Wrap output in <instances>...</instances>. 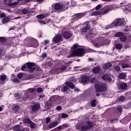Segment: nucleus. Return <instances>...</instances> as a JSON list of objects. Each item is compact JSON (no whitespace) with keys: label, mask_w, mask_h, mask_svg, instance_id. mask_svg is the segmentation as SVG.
Listing matches in <instances>:
<instances>
[{"label":"nucleus","mask_w":131,"mask_h":131,"mask_svg":"<svg viewBox=\"0 0 131 131\" xmlns=\"http://www.w3.org/2000/svg\"><path fill=\"white\" fill-rule=\"evenodd\" d=\"M124 20L122 19L119 18L116 20V23H112L108 26H106L107 29H111V28H113L114 26L115 27H118V26H124Z\"/></svg>","instance_id":"nucleus-1"},{"label":"nucleus","mask_w":131,"mask_h":131,"mask_svg":"<svg viewBox=\"0 0 131 131\" xmlns=\"http://www.w3.org/2000/svg\"><path fill=\"white\" fill-rule=\"evenodd\" d=\"M67 6V4L66 3H56L54 5V9L56 11H61V12H64L66 10H67L69 7H66Z\"/></svg>","instance_id":"nucleus-2"},{"label":"nucleus","mask_w":131,"mask_h":131,"mask_svg":"<svg viewBox=\"0 0 131 131\" xmlns=\"http://www.w3.org/2000/svg\"><path fill=\"white\" fill-rule=\"evenodd\" d=\"M84 49L77 48L71 52V56H76V57H81L84 53Z\"/></svg>","instance_id":"nucleus-3"},{"label":"nucleus","mask_w":131,"mask_h":131,"mask_svg":"<svg viewBox=\"0 0 131 131\" xmlns=\"http://www.w3.org/2000/svg\"><path fill=\"white\" fill-rule=\"evenodd\" d=\"M94 123L93 122H91L90 121H88L86 122V124L82 125L81 127L80 130L81 131H86L90 130V129H93L94 128Z\"/></svg>","instance_id":"nucleus-4"},{"label":"nucleus","mask_w":131,"mask_h":131,"mask_svg":"<svg viewBox=\"0 0 131 131\" xmlns=\"http://www.w3.org/2000/svg\"><path fill=\"white\" fill-rule=\"evenodd\" d=\"M95 89H96V92L102 93L107 90L106 84L105 83H101L100 84H95Z\"/></svg>","instance_id":"nucleus-5"},{"label":"nucleus","mask_w":131,"mask_h":131,"mask_svg":"<svg viewBox=\"0 0 131 131\" xmlns=\"http://www.w3.org/2000/svg\"><path fill=\"white\" fill-rule=\"evenodd\" d=\"M115 35L116 36H119L120 37V40L121 41H122L123 42H124V41H126L127 39V36H124V34L123 33L121 32H118L115 34Z\"/></svg>","instance_id":"nucleus-6"},{"label":"nucleus","mask_w":131,"mask_h":131,"mask_svg":"<svg viewBox=\"0 0 131 131\" xmlns=\"http://www.w3.org/2000/svg\"><path fill=\"white\" fill-rule=\"evenodd\" d=\"M39 46V44L38 43V41H37V39L33 38L31 39V42L29 44L28 47L35 48V49H36V48H38Z\"/></svg>","instance_id":"nucleus-7"},{"label":"nucleus","mask_w":131,"mask_h":131,"mask_svg":"<svg viewBox=\"0 0 131 131\" xmlns=\"http://www.w3.org/2000/svg\"><path fill=\"white\" fill-rule=\"evenodd\" d=\"M83 16H84V14H83V13H76L72 16V19L73 20L77 21V20H79V19H81V18H82Z\"/></svg>","instance_id":"nucleus-8"},{"label":"nucleus","mask_w":131,"mask_h":131,"mask_svg":"<svg viewBox=\"0 0 131 131\" xmlns=\"http://www.w3.org/2000/svg\"><path fill=\"white\" fill-rule=\"evenodd\" d=\"M27 68L29 69L30 72H33L34 70L36 69L34 66H35V63L32 62H27L26 63Z\"/></svg>","instance_id":"nucleus-9"},{"label":"nucleus","mask_w":131,"mask_h":131,"mask_svg":"<svg viewBox=\"0 0 131 131\" xmlns=\"http://www.w3.org/2000/svg\"><path fill=\"white\" fill-rule=\"evenodd\" d=\"M62 40V36H55L54 38L52 39L53 42H55V43H58V42H60Z\"/></svg>","instance_id":"nucleus-10"},{"label":"nucleus","mask_w":131,"mask_h":131,"mask_svg":"<svg viewBox=\"0 0 131 131\" xmlns=\"http://www.w3.org/2000/svg\"><path fill=\"white\" fill-rule=\"evenodd\" d=\"M39 109H40V104L39 103H36L32 106V111L33 112H36Z\"/></svg>","instance_id":"nucleus-11"},{"label":"nucleus","mask_w":131,"mask_h":131,"mask_svg":"<svg viewBox=\"0 0 131 131\" xmlns=\"http://www.w3.org/2000/svg\"><path fill=\"white\" fill-rule=\"evenodd\" d=\"M20 12L23 14V15H27L31 13V11H30V10L26 8H24V9H21Z\"/></svg>","instance_id":"nucleus-12"},{"label":"nucleus","mask_w":131,"mask_h":131,"mask_svg":"<svg viewBox=\"0 0 131 131\" xmlns=\"http://www.w3.org/2000/svg\"><path fill=\"white\" fill-rule=\"evenodd\" d=\"M72 34L68 32H64L63 33H62V36L64 38H67L68 39H69V38H70L72 36Z\"/></svg>","instance_id":"nucleus-13"},{"label":"nucleus","mask_w":131,"mask_h":131,"mask_svg":"<svg viewBox=\"0 0 131 131\" xmlns=\"http://www.w3.org/2000/svg\"><path fill=\"white\" fill-rule=\"evenodd\" d=\"M100 71H101V68L99 67H96L92 69V72L94 74H98Z\"/></svg>","instance_id":"nucleus-14"},{"label":"nucleus","mask_w":131,"mask_h":131,"mask_svg":"<svg viewBox=\"0 0 131 131\" xmlns=\"http://www.w3.org/2000/svg\"><path fill=\"white\" fill-rule=\"evenodd\" d=\"M81 81L83 83H86L90 81V78L87 76H83L81 78Z\"/></svg>","instance_id":"nucleus-15"},{"label":"nucleus","mask_w":131,"mask_h":131,"mask_svg":"<svg viewBox=\"0 0 131 131\" xmlns=\"http://www.w3.org/2000/svg\"><path fill=\"white\" fill-rule=\"evenodd\" d=\"M58 124H59V122H58L57 121H55V122L50 123L49 125V128H53V127L57 126Z\"/></svg>","instance_id":"nucleus-16"},{"label":"nucleus","mask_w":131,"mask_h":131,"mask_svg":"<svg viewBox=\"0 0 131 131\" xmlns=\"http://www.w3.org/2000/svg\"><path fill=\"white\" fill-rule=\"evenodd\" d=\"M66 84L69 88V89H71L72 90H73V89L75 88L74 84L71 82H66Z\"/></svg>","instance_id":"nucleus-17"},{"label":"nucleus","mask_w":131,"mask_h":131,"mask_svg":"<svg viewBox=\"0 0 131 131\" xmlns=\"http://www.w3.org/2000/svg\"><path fill=\"white\" fill-rule=\"evenodd\" d=\"M61 92H63L64 94H68V92H70V89L68 86H64L61 90Z\"/></svg>","instance_id":"nucleus-18"},{"label":"nucleus","mask_w":131,"mask_h":131,"mask_svg":"<svg viewBox=\"0 0 131 131\" xmlns=\"http://www.w3.org/2000/svg\"><path fill=\"white\" fill-rule=\"evenodd\" d=\"M110 67H112V64L110 62L105 63L103 66V69L106 70L108 69Z\"/></svg>","instance_id":"nucleus-19"},{"label":"nucleus","mask_w":131,"mask_h":131,"mask_svg":"<svg viewBox=\"0 0 131 131\" xmlns=\"http://www.w3.org/2000/svg\"><path fill=\"white\" fill-rule=\"evenodd\" d=\"M119 78L120 79H125L126 78V74L125 73H121L119 75Z\"/></svg>","instance_id":"nucleus-20"},{"label":"nucleus","mask_w":131,"mask_h":131,"mask_svg":"<svg viewBox=\"0 0 131 131\" xmlns=\"http://www.w3.org/2000/svg\"><path fill=\"white\" fill-rule=\"evenodd\" d=\"M102 79L103 80H108V81H110L111 78L109 77L108 75H107L106 74H104L102 76Z\"/></svg>","instance_id":"nucleus-21"},{"label":"nucleus","mask_w":131,"mask_h":131,"mask_svg":"<svg viewBox=\"0 0 131 131\" xmlns=\"http://www.w3.org/2000/svg\"><path fill=\"white\" fill-rule=\"evenodd\" d=\"M121 90H126L127 89V84L125 83H122L120 85Z\"/></svg>","instance_id":"nucleus-22"},{"label":"nucleus","mask_w":131,"mask_h":131,"mask_svg":"<svg viewBox=\"0 0 131 131\" xmlns=\"http://www.w3.org/2000/svg\"><path fill=\"white\" fill-rule=\"evenodd\" d=\"M23 123H28L29 124L31 122V120L29 118H25L23 120Z\"/></svg>","instance_id":"nucleus-23"},{"label":"nucleus","mask_w":131,"mask_h":131,"mask_svg":"<svg viewBox=\"0 0 131 131\" xmlns=\"http://www.w3.org/2000/svg\"><path fill=\"white\" fill-rule=\"evenodd\" d=\"M29 124L30 127H31V128H34L36 127V124H35V123L32 122V121H31V122L29 123Z\"/></svg>","instance_id":"nucleus-24"},{"label":"nucleus","mask_w":131,"mask_h":131,"mask_svg":"<svg viewBox=\"0 0 131 131\" xmlns=\"http://www.w3.org/2000/svg\"><path fill=\"white\" fill-rule=\"evenodd\" d=\"M89 23V21H86L85 23V24H86L85 29H86L87 30H90V29H91V25H90V24Z\"/></svg>","instance_id":"nucleus-25"},{"label":"nucleus","mask_w":131,"mask_h":131,"mask_svg":"<svg viewBox=\"0 0 131 131\" xmlns=\"http://www.w3.org/2000/svg\"><path fill=\"white\" fill-rule=\"evenodd\" d=\"M19 128H21L20 125H16L13 127V129L14 131H18L19 130Z\"/></svg>","instance_id":"nucleus-26"},{"label":"nucleus","mask_w":131,"mask_h":131,"mask_svg":"<svg viewBox=\"0 0 131 131\" xmlns=\"http://www.w3.org/2000/svg\"><path fill=\"white\" fill-rule=\"evenodd\" d=\"M109 11H110V8H107L106 9H104L103 11V12H101V15H105V14H107V13H108V12H109Z\"/></svg>","instance_id":"nucleus-27"},{"label":"nucleus","mask_w":131,"mask_h":131,"mask_svg":"<svg viewBox=\"0 0 131 131\" xmlns=\"http://www.w3.org/2000/svg\"><path fill=\"white\" fill-rule=\"evenodd\" d=\"M37 18H38V19H39L40 20H42V19L46 18V15L43 14H40L37 16Z\"/></svg>","instance_id":"nucleus-28"},{"label":"nucleus","mask_w":131,"mask_h":131,"mask_svg":"<svg viewBox=\"0 0 131 131\" xmlns=\"http://www.w3.org/2000/svg\"><path fill=\"white\" fill-rule=\"evenodd\" d=\"M116 49H117V50H121V49H122V45L120 43L116 44Z\"/></svg>","instance_id":"nucleus-29"},{"label":"nucleus","mask_w":131,"mask_h":131,"mask_svg":"<svg viewBox=\"0 0 131 131\" xmlns=\"http://www.w3.org/2000/svg\"><path fill=\"white\" fill-rule=\"evenodd\" d=\"M7 79V76L6 75H3L1 76V80L2 81H5Z\"/></svg>","instance_id":"nucleus-30"},{"label":"nucleus","mask_w":131,"mask_h":131,"mask_svg":"<svg viewBox=\"0 0 131 131\" xmlns=\"http://www.w3.org/2000/svg\"><path fill=\"white\" fill-rule=\"evenodd\" d=\"M128 67H129V64L127 63H123L122 64V68L123 69H124V68H128Z\"/></svg>","instance_id":"nucleus-31"},{"label":"nucleus","mask_w":131,"mask_h":131,"mask_svg":"<svg viewBox=\"0 0 131 131\" xmlns=\"http://www.w3.org/2000/svg\"><path fill=\"white\" fill-rule=\"evenodd\" d=\"M7 41V38L4 37H0V42H5Z\"/></svg>","instance_id":"nucleus-32"},{"label":"nucleus","mask_w":131,"mask_h":131,"mask_svg":"<svg viewBox=\"0 0 131 131\" xmlns=\"http://www.w3.org/2000/svg\"><path fill=\"white\" fill-rule=\"evenodd\" d=\"M114 69L117 72L120 71V67L118 66H115Z\"/></svg>","instance_id":"nucleus-33"},{"label":"nucleus","mask_w":131,"mask_h":131,"mask_svg":"<svg viewBox=\"0 0 131 131\" xmlns=\"http://www.w3.org/2000/svg\"><path fill=\"white\" fill-rule=\"evenodd\" d=\"M118 100H119V102H123V101H124V100H125V97L123 96H122L119 98Z\"/></svg>","instance_id":"nucleus-34"},{"label":"nucleus","mask_w":131,"mask_h":131,"mask_svg":"<svg viewBox=\"0 0 131 131\" xmlns=\"http://www.w3.org/2000/svg\"><path fill=\"white\" fill-rule=\"evenodd\" d=\"M90 71V68L89 67L84 68L81 69V71H83V72H87L88 71Z\"/></svg>","instance_id":"nucleus-35"},{"label":"nucleus","mask_w":131,"mask_h":131,"mask_svg":"<svg viewBox=\"0 0 131 131\" xmlns=\"http://www.w3.org/2000/svg\"><path fill=\"white\" fill-rule=\"evenodd\" d=\"M96 100L94 99L91 102V107H96Z\"/></svg>","instance_id":"nucleus-36"},{"label":"nucleus","mask_w":131,"mask_h":131,"mask_svg":"<svg viewBox=\"0 0 131 131\" xmlns=\"http://www.w3.org/2000/svg\"><path fill=\"white\" fill-rule=\"evenodd\" d=\"M61 126L62 127V128H66L67 127H69L70 125L68 123H64L61 125Z\"/></svg>","instance_id":"nucleus-37"},{"label":"nucleus","mask_w":131,"mask_h":131,"mask_svg":"<svg viewBox=\"0 0 131 131\" xmlns=\"http://www.w3.org/2000/svg\"><path fill=\"white\" fill-rule=\"evenodd\" d=\"M10 21V18L9 17H5L3 19L4 23H8Z\"/></svg>","instance_id":"nucleus-38"},{"label":"nucleus","mask_w":131,"mask_h":131,"mask_svg":"<svg viewBox=\"0 0 131 131\" xmlns=\"http://www.w3.org/2000/svg\"><path fill=\"white\" fill-rule=\"evenodd\" d=\"M28 91L30 93H34L35 91H36V89L35 88H30L28 89Z\"/></svg>","instance_id":"nucleus-39"},{"label":"nucleus","mask_w":131,"mask_h":131,"mask_svg":"<svg viewBox=\"0 0 131 131\" xmlns=\"http://www.w3.org/2000/svg\"><path fill=\"white\" fill-rule=\"evenodd\" d=\"M19 108V105H15L13 107V110H14V111H18Z\"/></svg>","instance_id":"nucleus-40"},{"label":"nucleus","mask_w":131,"mask_h":131,"mask_svg":"<svg viewBox=\"0 0 131 131\" xmlns=\"http://www.w3.org/2000/svg\"><path fill=\"white\" fill-rule=\"evenodd\" d=\"M46 65L48 67H52L53 66V63L51 61H47L46 62Z\"/></svg>","instance_id":"nucleus-41"},{"label":"nucleus","mask_w":131,"mask_h":131,"mask_svg":"<svg viewBox=\"0 0 131 131\" xmlns=\"http://www.w3.org/2000/svg\"><path fill=\"white\" fill-rule=\"evenodd\" d=\"M90 82L91 83H96V82H97V79H96L95 78H92L90 80Z\"/></svg>","instance_id":"nucleus-42"},{"label":"nucleus","mask_w":131,"mask_h":131,"mask_svg":"<svg viewBox=\"0 0 131 131\" xmlns=\"http://www.w3.org/2000/svg\"><path fill=\"white\" fill-rule=\"evenodd\" d=\"M5 2H6V3L8 6H11L12 0H5Z\"/></svg>","instance_id":"nucleus-43"},{"label":"nucleus","mask_w":131,"mask_h":131,"mask_svg":"<svg viewBox=\"0 0 131 131\" xmlns=\"http://www.w3.org/2000/svg\"><path fill=\"white\" fill-rule=\"evenodd\" d=\"M17 77L19 79H21L23 77V73H19L17 74Z\"/></svg>","instance_id":"nucleus-44"},{"label":"nucleus","mask_w":131,"mask_h":131,"mask_svg":"<svg viewBox=\"0 0 131 131\" xmlns=\"http://www.w3.org/2000/svg\"><path fill=\"white\" fill-rule=\"evenodd\" d=\"M66 69H67V67L66 66H62L60 68L61 71H64V70H66Z\"/></svg>","instance_id":"nucleus-45"},{"label":"nucleus","mask_w":131,"mask_h":131,"mask_svg":"<svg viewBox=\"0 0 131 131\" xmlns=\"http://www.w3.org/2000/svg\"><path fill=\"white\" fill-rule=\"evenodd\" d=\"M73 50H76L78 48V44L75 43L73 46Z\"/></svg>","instance_id":"nucleus-46"},{"label":"nucleus","mask_w":131,"mask_h":131,"mask_svg":"<svg viewBox=\"0 0 131 131\" xmlns=\"http://www.w3.org/2000/svg\"><path fill=\"white\" fill-rule=\"evenodd\" d=\"M61 117H62V118H67V117H68V115L66 114L65 113H63L61 115Z\"/></svg>","instance_id":"nucleus-47"},{"label":"nucleus","mask_w":131,"mask_h":131,"mask_svg":"<svg viewBox=\"0 0 131 131\" xmlns=\"http://www.w3.org/2000/svg\"><path fill=\"white\" fill-rule=\"evenodd\" d=\"M100 13L98 11H94L92 13V16H98Z\"/></svg>","instance_id":"nucleus-48"},{"label":"nucleus","mask_w":131,"mask_h":131,"mask_svg":"<svg viewBox=\"0 0 131 131\" xmlns=\"http://www.w3.org/2000/svg\"><path fill=\"white\" fill-rule=\"evenodd\" d=\"M81 31V32H84V33L88 32V30L85 29V27L82 28Z\"/></svg>","instance_id":"nucleus-49"},{"label":"nucleus","mask_w":131,"mask_h":131,"mask_svg":"<svg viewBox=\"0 0 131 131\" xmlns=\"http://www.w3.org/2000/svg\"><path fill=\"white\" fill-rule=\"evenodd\" d=\"M102 7V6L101 5H98L95 7V10L97 11V10H100L101 8Z\"/></svg>","instance_id":"nucleus-50"},{"label":"nucleus","mask_w":131,"mask_h":131,"mask_svg":"<svg viewBox=\"0 0 131 131\" xmlns=\"http://www.w3.org/2000/svg\"><path fill=\"white\" fill-rule=\"evenodd\" d=\"M37 93H41L42 92V88L39 87L37 89Z\"/></svg>","instance_id":"nucleus-51"},{"label":"nucleus","mask_w":131,"mask_h":131,"mask_svg":"<svg viewBox=\"0 0 131 131\" xmlns=\"http://www.w3.org/2000/svg\"><path fill=\"white\" fill-rule=\"evenodd\" d=\"M26 66H27V65L26 64H24L22 67H21V70L22 71H24V69H26V68H27V67H26Z\"/></svg>","instance_id":"nucleus-52"},{"label":"nucleus","mask_w":131,"mask_h":131,"mask_svg":"<svg viewBox=\"0 0 131 131\" xmlns=\"http://www.w3.org/2000/svg\"><path fill=\"white\" fill-rule=\"evenodd\" d=\"M117 110L118 112H119V113H121V112H122V108L121 107V106L118 107L117 108Z\"/></svg>","instance_id":"nucleus-53"},{"label":"nucleus","mask_w":131,"mask_h":131,"mask_svg":"<svg viewBox=\"0 0 131 131\" xmlns=\"http://www.w3.org/2000/svg\"><path fill=\"white\" fill-rule=\"evenodd\" d=\"M61 128H62V125H60L59 126H58L57 127L55 128V130L56 131H58V129H61Z\"/></svg>","instance_id":"nucleus-54"},{"label":"nucleus","mask_w":131,"mask_h":131,"mask_svg":"<svg viewBox=\"0 0 131 131\" xmlns=\"http://www.w3.org/2000/svg\"><path fill=\"white\" fill-rule=\"evenodd\" d=\"M18 4H19V2H14L13 3L11 4V6H17V5H18Z\"/></svg>","instance_id":"nucleus-55"},{"label":"nucleus","mask_w":131,"mask_h":131,"mask_svg":"<svg viewBox=\"0 0 131 131\" xmlns=\"http://www.w3.org/2000/svg\"><path fill=\"white\" fill-rule=\"evenodd\" d=\"M51 121V118L50 117L46 118V123H49Z\"/></svg>","instance_id":"nucleus-56"},{"label":"nucleus","mask_w":131,"mask_h":131,"mask_svg":"<svg viewBox=\"0 0 131 131\" xmlns=\"http://www.w3.org/2000/svg\"><path fill=\"white\" fill-rule=\"evenodd\" d=\"M94 46L96 48H100V47H101V46H100V45H99V43H94Z\"/></svg>","instance_id":"nucleus-57"},{"label":"nucleus","mask_w":131,"mask_h":131,"mask_svg":"<svg viewBox=\"0 0 131 131\" xmlns=\"http://www.w3.org/2000/svg\"><path fill=\"white\" fill-rule=\"evenodd\" d=\"M61 110H62V107L61 106H58L56 107V110H57V111H60Z\"/></svg>","instance_id":"nucleus-58"},{"label":"nucleus","mask_w":131,"mask_h":131,"mask_svg":"<svg viewBox=\"0 0 131 131\" xmlns=\"http://www.w3.org/2000/svg\"><path fill=\"white\" fill-rule=\"evenodd\" d=\"M0 17L1 18H5V17H6V14L5 13H2L1 14Z\"/></svg>","instance_id":"nucleus-59"},{"label":"nucleus","mask_w":131,"mask_h":131,"mask_svg":"<svg viewBox=\"0 0 131 131\" xmlns=\"http://www.w3.org/2000/svg\"><path fill=\"white\" fill-rule=\"evenodd\" d=\"M114 120H115V119H107V121H108V122H110L111 123H113V122H114Z\"/></svg>","instance_id":"nucleus-60"},{"label":"nucleus","mask_w":131,"mask_h":131,"mask_svg":"<svg viewBox=\"0 0 131 131\" xmlns=\"http://www.w3.org/2000/svg\"><path fill=\"white\" fill-rule=\"evenodd\" d=\"M14 82H20V80L18 79H14L13 80Z\"/></svg>","instance_id":"nucleus-61"},{"label":"nucleus","mask_w":131,"mask_h":131,"mask_svg":"<svg viewBox=\"0 0 131 131\" xmlns=\"http://www.w3.org/2000/svg\"><path fill=\"white\" fill-rule=\"evenodd\" d=\"M39 23H41V24H44V25H46V21L43 20H39Z\"/></svg>","instance_id":"nucleus-62"},{"label":"nucleus","mask_w":131,"mask_h":131,"mask_svg":"<svg viewBox=\"0 0 131 131\" xmlns=\"http://www.w3.org/2000/svg\"><path fill=\"white\" fill-rule=\"evenodd\" d=\"M42 58H47V54H46V53H43L42 55Z\"/></svg>","instance_id":"nucleus-63"},{"label":"nucleus","mask_w":131,"mask_h":131,"mask_svg":"<svg viewBox=\"0 0 131 131\" xmlns=\"http://www.w3.org/2000/svg\"><path fill=\"white\" fill-rule=\"evenodd\" d=\"M18 131H25V128H19Z\"/></svg>","instance_id":"nucleus-64"}]
</instances>
